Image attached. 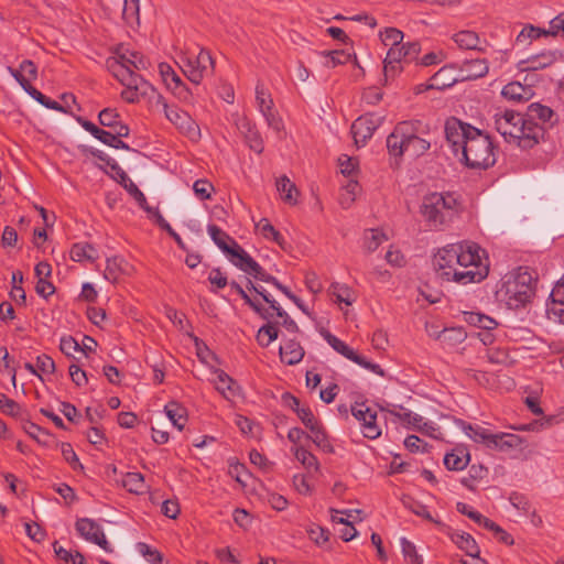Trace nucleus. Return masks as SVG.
I'll return each mask as SVG.
<instances>
[{"instance_id":"1","label":"nucleus","mask_w":564,"mask_h":564,"mask_svg":"<svg viewBox=\"0 0 564 564\" xmlns=\"http://www.w3.org/2000/svg\"><path fill=\"white\" fill-rule=\"evenodd\" d=\"M444 132L454 156L468 169L487 170L495 165V145L482 130L449 117L445 121Z\"/></svg>"},{"instance_id":"2","label":"nucleus","mask_w":564,"mask_h":564,"mask_svg":"<svg viewBox=\"0 0 564 564\" xmlns=\"http://www.w3.org/2000/svg\"><path fill=\"white\" fill-rule=\"evenodd\" d=\"M495 128L508 143H513L522 150L534 148L544 139L545 129L538 122L527 119L524 113L506 109L494 116Z\"/></svg>"},{"instance_id":"3","label":"nucleus","mask_w":564,"mask_h":564,"mask_svg":"<svg viewBox=\"0 0 564 564\" xmlns=\"http://www.w3.org/2000/svg\"><path fill=\"white\" fill-rule=\"evenodd\" d=\"M460 204L454 193H430L423 197L420 213L434 229H442L458 216Z\"/></svg>"},{"instance_id":"4","label":"nucleus","mask_w":564,"mask_h":564,"mask_svg":"<svg viewBox=\"0 0 564 564\" xmlns=\"http://www.w3.org/2000/svg\"><path fill=\"white\" fill-rule=\"evenodd\" d=\"M535 284L536 280L528 269L519 268L516 273L507 278L498 295L509 308L518 310L532 300L535 294Z\"/></svg>"},{"instance_id":"5","label":"nucleus","mask_w":564,"mask_h":564,"mask_svg":"<svg viewBox=\"0 0 564 564\" xmlns=\"http://www.w3.org/2000/svg\"><path fill=\"white\" fill-rule=\"evenodd\" d=\"M458 249L456 254H459L457 265L463 267L464 270L453 272V281L467 284L482 281L487 278L489 268L482 264L479 254L480 248L475 242H459L456 243Z\"/></svg>"},{"instance_id":"6","label":"nucleus","mask_w":564,"mask_h":564,"mask_svg":"<svg viewBox=\"0 0 564 564\" xmlns=\"http://www.w3.org/2000/svg\"><path fill=\"white\" fill-rule=\"evenodd\" d=\"M459 425L475 443L484 444L487 448L497 449L500 452H508L510 449L522 447L523 441L517 434H494L488 429H485L481 425H473L470 423H466L465 421H460Z\"/></svg>"},{"instance_id":"7","label":"nucleus","mask_w":564,"mask_h":564,"mask_svg":"<svg viewBox=\"0 0 564 564\" xmlns=\"http://www.w3.org/2000/svg\"><path fill=\"white\" fill-rule=\"evenodd\" d=\"M180 67L191 83L199 85L205 76L213 75L214 59L209 51L200 48L196 56L182 54Z\"/></svg>"},{"instance_id":"8","label":"nucleus","mask_w":564,"mask_h":564,"mask_svg":"<svg viewBox=\"0 0 564 564\" xmlns=\"http://www.w3.org/2000/svg\"><path fill=\"white\" fill-rule=\"evenodd\" d=\"M108 70L126 87H132L143 94H153L156 97V89L145 80L141 75L137 74L124 62L116 57H109L106 61Z\"/></svg>"},{"instance_id":"9","label":"nucleus","mask_w":564,"mask_h":564,"mask_svg":"<svg viewBox=\"0 0 564 564\" xmlns=\"http://www.w3.org/2000/svg\"><path fill=\"white\" fill-rule=\"evenodd\" d=\"M156 105L162 106L166 119L181 132L192 140L199 138V127L186 111L181 110L177 107H170L161 94H156Z\"/></svg>"},{"instance_id":"10","label":"nucleus","mask_w":564,"mask_h":564,"mask_svg":"<svg viewBox=\"0 0 564 564\" xmlns=\"http://www.w3.org/2000/svg\"><path fill=\"white\" fill-rule=\"evenodd\" d=\"M383 117L366 113L357 118L351 124V133L357 147H362L373 135L382 123Z\"/></svg>"},{"instance_id":"11","label":"nucleus","mask_w":564,"mask_h":564,"mask_svg":"<svg viewBox=\"0 0 564 564\" xmlns=\"http://www.w3.org/2000/svg\"><path fill=\"white\" fill-rule=\"evenodd\" d=\"M456 243L447 245L446 247L438 249L433 257V267L435 271L440 272L442 278L446 280H453V272L457 271V261L459 254L457 252Z\"/></svg>"},{"instance_id":"12","label":"nucleus","mask_w":564,"mask_h":564,"mask_svg":"<svg viewBox=\"0 0 564 564\" xmlns=\"http://www.w3.org/2000/svg\"><path fill=\"white\" fill-rule=\"evenodd\" d=\"M229 261L256 280L264 282L269 276V273L241 246H236V251L231 254Z\"/></svg>"},{"instance_id":"13","label":"nucleus","mask_w":564,"mask_h":564,"mask_svg":"<svg viewBox=\"0 0 564 564\" xmlns=\"http://www.w3.org/2000/svg\"><path fill=\"white\" fill-rule=\"evenodd\" d=\"M563 57L564 55L561 51H544L520 61L518 67L521 72H535L553 65L557 61L563 59Z\"/></svg>"},{"instance_id":"14","label":"nucleus","mask_w":564,"mask_h":564,"mask_svg":"<svg viewBox=\"0 0 564 564\" xmlns=\"http://www.w3.org/2000/svg\"><path fill=\"white\" fill-rule=\"evenodd\" d=\"M9 70H10L11 75L17 79V82L21 85V87L32 98H34L36 101H39L41 105H43L44 107H46L48 109H53V110L61 111V112H64V113H68L69 112L65 106L61 105L56 100H53V99L48 98L47 96L42 94L40 90H37L35 87H33L29 83V80H26L24 78V76H22L20 74V72L15 70V68L9 67Z\"/></svg>"},{"instance_id":"15","label":"nucleus","mask_w":564,"mask_h":564,"mask_svg":"<svg viewBox=\"0 0 564 564\" xmlns=\"http://www.w3.org/2000/svg\"><path fill=\"white\" fill-rule=\"evenodd\" d=\"M458 69L455 64L443 66L436 72L430 79V83L425 86V89H438L452 87L457 82H460V75L454 76V70Z\"/></svg>"},{"instance_id":"16","label":"nucleus","mask_w":564,"mask_h":564,"mask_svg":"<svg viewBox=\"0 0 564 564\" xmlns=\"http://www.w3.org/2000/svg\"><path fill=\"white\" fill-rule=\"evenodd\" d=\"M457 68L460 82L484 77L489 70L488 62L485 58L465 59Z\"/></svg>"},{"instance_id":"17","label":"nucleus","mask_w":564,"mask_h":564,"mask_svg":"<svg viewBox=\"0 0 564 564\" xmlns=\"http://www.w3.org/2000/svg\"><path fill=\"white\" fill-rule=\"evenodd\" d=\"M237 127L243 134L245 141L249 148L258 154L262 153L264 149L263 140L259 131L256 129V126L249 119L241 118L237 122Z\"/></svg>"},{"instance_id":"18","label":"nucleus","mask_w":564,"mask_h":564,"mask_svg":"<svg viewBox=\"0 0 564 564\" xmlns=\"http://www.w3.org/2000/svg\"><path fill=\"white\" fill-rule=\"evenodd\" d=\"M207 231L214 243L225 252L228 258L236 251V246H240L234 238L217 225L210 224L207 226Z\"/></svg>"},{"instance_id":"19","label":"nucleus","mask_w":564,"mask_h":564,"mask_svg":"<svg viewBox=\"0 0 564 564\" xmlns=\"http://www.w3.org/2000/svg\"><path fill=\"white\" fill-rule=\"evenodd\" d=\"M279 354L283 364L294 366L303 359L305 351L299 341L290 339L280 346Z\"/></svg>"},{"instance_id":"20","label":"nucleus","mask_w":564,"mask_h":564,"mask_svg":"<svg viewBox=\"0 0 564 564\" xmlns=\"http://www.w3.org/2000/svg\"><path fill=\"white\" fill-rule=\"evenodd\" d=\"M216 389L228 400L240 394V386L224 370L217 369Z\"/></svg>"},{"instance_id":"21","label":"nucleus","mask_w":564,"mask_h":564,"mask_svg":"<svg viewBox=\"0 0 564 564\" xmlns=\"http://www.w3.org/2000/svg\"><path fill=\"white\" fill-rule=\"evenodd\" d=\"M447 534L452 542L455 543L458 549L464 551L466 555L480 553L476 540L469 533L453 531L449 529Z\"/></svg>"},{"instance_id":"22","label":"nucleus","mask_w":564,"mask_h":564,"mask_svg":"<svg viewBox=\"0 0 564 564\" xmlns=\"http://www.w3.org/2000/svg\"><path fill=\"white\" fill-rule=\"evenodd\" d=\"M164 411L172 424L182 431L187 422V410L182 404L175 401L169 402L164 406Z\"/></svg>"},{"instance_id":"23","label":"nucleus","mask_w":564,"mask_h":564,"mask_svg":"<svg viewBox=\"0 0 564 564\" xmlns=\"http://www.w3.org/2000/svg\"><path fill=\"white\" fill-rule=\"evenodd\" d=\"M75 528L80 536L91 543L96 541V539L99 536V533L104 532L101 527L89 518L78 519L75 523Z\"/></svg>"},{"instance_id":"24","label":"nucleus","mask_w":564,"mask_h":564,"mask_svg":"<svg viewBox=\"0 0 564 564\" xmlns=\"http://www.w3.org/2000/svg\"><path fill=\"white\" fill-rule=\"evenodd\" d=\"M70 259L76 262L84 260L94 262L99 258L97 249L88 242H77L70 248Z\"/></svg>"},{"instance_id":"25","label":"nucleus","mask_w":564,"mask_h":564,"mask_svg":"<svg viewBox=\"0 0 564 564\" xmlns=\"http://www.w3.org/2000/svg\"><path fill=\"white\" fill-rule=\"evenodd\" d=\"M276 189L281 194V198L289 205L297 204L299 189L296 185L285 175L276 180Z\"/></svg>"},{"instance_id":"26","label":"nucleus","mask_w":564,"mask_h":564,"mask_svg":"<svg viewBox=\"0 0 564 564\" xmlns=\"http://www.w3.org/2000/svg\"><path fill=\"white\" fill-rule=\"evenodd\" d=\"M470 456L463 449L455 448L444 457V465L449 470H463L469 463Z\"/></svg>"},{"instance_id":"27","label":"nucleus","mask_w":564,"mask_h":564,"mask_svg":"<svg viewBox=\"0 0 564 564\" xmlns=\"http://www.w3.org/2000/svg\"><path fill=\"white\" fill-rule=\"evenodd\" d=\"M464 321L482 330H492L498 326L492 317L477 312H464Z\"/></svg>"},{"instance_id":"28","label":"nucleus","mask_w":564,"mask_h":564,"mask_svg":"<svg viewBox=\"0 0 564 564\" xmlns=\"http://www.w3.org/2000/svg\"><path fill=\"white\" fill-rule=\"evenodd\" d=\"M530 89L519 82H512L507 84L501 91V95L511 101H525L530 98Z\"/></svg>"},{"instance_id":"29","label":"nucleus","mask_w":564,"mask_h":564,"mask_svg":"<svg viewBox=\"0 0 564 564\" xmlns=\"http://www.w3.org/2000/svg\"><path fill=\"white\" fill-rule=\"evenodd\" d=\"M524 115L527 119H530L532 122H535V119H539L543 123H546L551 122V119L554 116V111L547 106L533 102L528 107Z\"/></svg>"},{"instance_id":"30","label":"nucleus","mask_w":564,"mask_h":564,"mask_svg":"<svg viewBox=\"0 0 564 564\" xmlns=\"http://www.w3.org/2000/svg\"><path fill=\"white\" fill-rule=\"evenodd\" d=\"M455 43L464 50H480L478 47L479 36L476 32L470 30H464L453 35Z\"/></svg>"},{"instance_id":"31","label":"nucleus","mask_w":564,"mask_h":564,"mask_svg":"<svg viewBox=\"0 0 564 564\" xmlns=\"http://www.w3.org/2000/svg\"><path fill=\"white\" fill-rule=\"evenodd\" d=\"M268 323L261 326L257 334V341L261 347H268L279 337V328L275 323Z\"/></svg>"},{"instance_id":"32","label":"nucleus","mask_w":564,"mask_h":564,"mask_svg":"<svg viewBox=\"0 0 564 564\" xmlns=\"http://www.w3.org/2000/svg\"><path fill=\"white\" fill-rule=\"evenodd\" d=\"M321 334L334 350H336L338 354L343 355L347 359H350V356H352L355 351L351 347H349L346 343H344L343 340H340L326 329H323Z\"/></svg>"},{"instance_id":"33","label":"nucleus","mask_w":564,"mask_h":564,"mask_svg":"<svg viewBox=\"0 0 564 564\" xmlns=\"http://www.w3.org/2000/svg\"><path fill=\"white\" fill-rule=\"evenodd\" d=\"M311 433V438H308V441H312L318 448H321L325 453H334V447L328 438V434L323 424L319 425L318 427H315V430L312 431Z\"/></svg>"},{"instance_id":"34","label":"nucleus","mask_w":564,"mask_h":564,"mask_svg":"<svg viewBox=\"0 0 564 564\" xmlns=\"http://www.w3.org/2000/svg\"><path fill=\"white\" fill-rule=\"evenodd\" d=\"M405 140L397 131H392L387 138V149L391 156L401 158L405 153Z\"/></svg>"},{"instance_id":"35","label":"nucleus","mask_w":564,"mask_h":564,"mask_svg":"<svg viewBox=\"0 0 564 564\" xmlns=\"http://www.w3.org/2000/svg\"><path fill=\"white\" fill-rule=\"evenodd\" d=\"M123 486L133 494H143L147 485L143 475L140 473H128L123 478Z\"/></svg>"},{"instance_id":"36","label":"nucleus","mask_w":564,"mask_h":564,"mask_svg":"<svg viewBox=\"0 0 564 564\" xmlns=\"http://www.w3.org/2000/svg\"><path fill=\"white\" fill-rule=\"evenodd\" d=\"M166 87L181 101H184V102L191 101V99H192V91L188 89V87L181 79L180 76L178 77H173V82H167V86Z\"/></svg>"},{"instance_id":"37","label":"nucleus","mask_w":564,"mask_h":564,"mask_svg":"<svg viewBox=\"0 0 564 564\" xmlns=\"http://www.w3.org/2000/svg\"><path fill=\"white\" fill-rule=\"evenodd\" d=\"M115 57L121 62H124V64L129 65L133 70L145 69L148 65V62L143 55L135 51H127V53L119 54Z\"/></svg>"},{"instance_id":"38","label":"nucleus","mask_w":564,"mask_h":564,"mask_svg":"<svg viewBox=\"0 0 564 564\" xmlns=\"http://www.w3.org/2000/svg\"><path fill=\"white\" fill-rule=\"evenodd\" d=\"M403 557L408 564H423L422 556L417 553L416 546L406 538L400 540Z\"/></svg>"},{"instance_id":"39","label":"nucleus","mask_w":564,"mask_h":564,"mask_svg":"<svg viewBox=\"0 0 564 564\" xmlns=\"http://www.w3.org/2000/svg\"><path fill=\"white\" fill-rule=\"evenodd\" d=\"M431 147V143L421 138L420 135H415L405 142V152L410 153L412 156H421L423 155Z\"/></svg>"},{"instance_id":"40","label":"nucleus","mask_w":564,"mask_h":564,"mask_svg":"<svg viewBox=\"0 0 564 564\" xmlns=\"http://www.w3.org/2000/svg\"><path fill=\"white\" fill-rule=\"evenodd\" d=\"M322 55L326 57L325 66L334 68L337 65H344L350 61L351 55L344 50L325 51Z\"/></svg>"},{"instance_id":"41","label":"nucleus","mask_w":564,"mask_h":564,"mask_svg":"<svg viewBox=\"0 0 564 564\" xmlns=\"http://www.w3.org/2000/svg\"><path fill=\"white\" fill-rule=\"evenodd\" d=\"M237 294H239L245 301V304L252 308L261 318L271 319L273 317V314L269 308H265L259 301L252 299L243 289Z\"/></svg>"},{"instance_id":"42","label":"nucleus","mask_w":564,"mask_h":564,"mask_svg":"<svg viewBox=\"0 0 564 564\" xmlns=\"http://www.w3.org/2000/svg\"><path fill=\"white\" fill-rule=\"evenodd\" d=\"M401 412L397 411H389L392 415L399 417L403 423L408 424L409 426L416 429L419 431H423V427L421 423L423 422V417L419 414H413L412 412L408 411L403 406H399Z\"/></svg>"},{"instance_id":"43","label":"nucleus","mask_w":564,"mask_h":564,"mask_svg":"<svg viewBox=\"0 0 564 564\" xmlns=\"http://www.w3.org/2000/svg\"><path fill=\"white\" fill-rule=\"evenodd\" d=\"M77 121L80 123V126L86 131L91 133L96 139L101 141L104 144L109 143L108 140L111 139V132L110 131H106V130L97 127L94 122H91L89 120H86V119H83L82 117H78Z\"/></svg>"},{"instance_id":"44","label":"nucleus","mask_w":564,"mask_h":564,"mask_svg":"<svg viewBox=\"0 0 564 564\" xmlns=\"http://www.w3.org/2000/svg\"><path fill=\"white\" fill-rule=\"evenodd\" d=\"M330 293L335 296L336 302L351 305L355 301L352 290L347 285H339V283H333L330 285Z\"/></svg>"},{"instance_id":"45","label":"nucleus","mask_w":564,"mask_h":564,"mask_svg":"<svg viewBox=\"0 0 564 564\" xmlns=\"http://www.w3.org/2000/svg\"><path fill=\"white\" fill-rule=\"evenodd\" d=\"M371 417H367L361 422L364 436L370 440H376L381 435V429L377 424V412H370Z\"/></svg>"},{"instance_id":"46","label":"nucleus","mask_w":564,"mask_h":564,"mask_svg":"<svg viewBox=\"0 0 564 564\" xmlns=\"http://www.w3.org/2000/svg\"><path fill=\"white\" fill-rule=\"evenodd\" d=\"M541 36H547L546 29H541L532 24L525 25L517 36L518 43H530L531 40H536Z\"/></svg>"},{"instance_id":"47","label":"nucleus","mask_w":564,"mask_h":564,"mask_svg":"<svg viewBox=\"0 0 564 564\" xmlns=\"http://www.w3.org/2000/svg\"><path fill=\"white\" fill-rule=\"evenodd\" d=\"M269 306L275 312L278 317L282 318V325L288 332L297 333L300 330L295 321L289 316V314L279 305L275 300L270 302Z\"/></svg>"},{"instance_id":"48","label":"nucleus","mask_w":564,"mask_h":564,"mask_svg":"<svg viewBox=\"0 0 564 564\" xmlns=\"http://www.w3.org/2000/svg\"><path fill=\"white\" fill-rule=\"evenodd\" d=\"M122 262L123 259L119 257L107 259V265L104 273L105 279L110 282H116L120 273L123 271L121 268Z\"/></svg>"},{"instance_id":"49","label":"nucleus","mask_w":564,"mask_h":564,"mask_svg":"<svg viewBox=\"0 0 564 564\" xmlns=\"http://www.w3.org/2000/svg\"><path fill=\"white\" fill-rule=\"evenodd\" d=\"M403 32L397 28H386L380 32V39L384 45L399 46L403 40Z\"/></svg>"},{"instance_id":"50","label":"nucleus","mask_w":564,"mask_h":564,"mask_svg":"<svg viewBox=\"0 0 564 564\" xmlns=\"http://www.w3.org/2000/svg\"><path fill=\"white\" fill-rule=\"evenodd\" d=\"M296 415L310 432L322 425V422L315 417L311 408L307 405H303L301 410L297 411Z\"/></svg>"},{"instance_id":"51","label":"nucleus","mask_w":564,"mask_h":564,"mask_svg":"<svg viewBox=\"0 0 564 564\" xmlns=\"http://www.w3.org/2000/svg\"><path fill=\"white\" fill-rule=\"evenodd\" d=\"M138 203V205L145 212V213H152V207L149 206L148 200L140 191V188L132 182L129 181L127 184H124L123 187Z\"/></svg>"},{"instance_id":"52","label":"nucleus","mask_w":564,"mask_h":564,"mask_svg":"<svg viewBox=\"0 0 564 564\" xmlns=\"http://www.w3.org/2000/svg\"><path fill=\"white\" fill-rule=\"evenodd\" d=\"M311 541L317 545H323L329 540V531L321 525L312 524L306 530Z\"/></svg>"},{"instance_id":"53","label":"nucleus","mask_w":564,"mask_h":564,"mask_svg":"<svg viewBox=\"0 0 564 564\" xmlns=\"http://www.w3.org/2000/svg\"><path fill=\"white\" fill-rule=\"evenodd\" d=\"M403 52L404 51L402 46L390 47V50L388 51L387 56L383 61V74L386 79L388 78L390 66L392 64H399L402 59H404Z\"/></svg>"},{"instance_id":"54","label":"nucleus","mask_w":564,"mask_h":564,"mask_svg":"<svg viewBox=\"0 0 564 564\" xmlns=\"http://www.w3.org/2000/svg\"><path fill=\"white\" fill-rule=\"evenodd\" d=\"M122 18L129 24L139 21V0H124Z\"/></svg>"},{"instance_id":"55","label":"nucleus","mask_w":564,"mask_h":564,"mask_svg":"<svg viewBox=\"0 0 564 564\" xmlns=\"http://www.w3.org/2000/svg\"><path fill=\"white\" fill-rule=\"evenodd\" d=\"M256 100L260 111L273 109V100L262 84L256 87Z\"/></svg>"},{"instance_id":"56","label":"nucleus","mask_w":564,"mask_h":564,"mask_svg":"<svg viewBox=\"0 0 564 564\" xmlns=\"http://www.w3.org/2000/svg\"><path fill=\"white\" fill-rule=\"evenodd\" d=\"M138 551L147 558L148 562L152 564L162 563L163 555L156 549H152L149 544L144 542H139L137 544Z\"/></svg>"},{"instance_id":"57","label":"nucleus","mask_w":564,"mask_h":564,"mask_svg":"<svg viewBox=\"0 0 564 564\" xmlns=\"http://www.w3.org/2000/svg\"><path fill=\"white\" fill-rule=\"evenodd\" d=\"M193 191L200 200H206L210 199L212 192H214L215 188L209 181L200 178L194 183Z\"/></svg>"},{"instance_id":"58","label":"nucleus","mask_w":564,"mask_h":564,"mask_svg":"<svg viewBox=\"0 0 564 564\" xmlns=\"http://www.w3.org/2000/svg\"><path fill=\"white\" fill-rule=\"evenodd\" d=\"M408 507L414 514H416L430 522H433L437 527H445V524L441 520L434 519L432 517V514L430 513V511L427 510L425 505H423L419 501H413Z\"/></svg>"},{"instance_id":"59","label":"nucleus","mask_w":564,"mask_h":564,"mask_svg":"<svg viewBox=\"0 0 564 564\" xmlns=\"http://www.w3.org/2000/svg\"><path fill=\"white\" fill-rule=\"evenodd\" d=\"M369 236L365 237V248L372 252L378 249V247L386 240V235L378 229H370Z\"/></svg>"},{"instance_id":"60","label":"nucleus","mask_w":564,"mask_h":564,"mask_svg":"<svg viewBox=\"0 0 564 564\" xmlns=\"http://www.w3.org/2000/svg\"><path fill=\"white\" fill-rule=\"evenodd\" d=\"M61 451L64 459L72 466L74 470L84 469V466L80 464L73 446L69 443H62Z\"/></svg>"},{"instance_id":"61","label":"nucleus","mask_w":564,"mask_h":564,"mask_svg":"<svg viewBox=\"0 0 564 564\" xmlns=\"http://www.w3.org/2000/svg\"><path fill=\"white\" fill-rule=\"evenodd\" d=\"M295 457L306 468L314 467L315 469H317V467H318L317 458L305 447H302V446L297 447L295 449Z\"/></svg>"},{"instance_id":"62","label":"nucleus","mask_w":564,"mask_h":564,"mask_svg":"<svg viewBox=\"0 0 564 564\" xmlns=\"http://www.w3.org/2000/svg\"><path fill=\"white\" fill-rule=\"evenodd\" d=\"M510 503L518 510L529 513L531 511V503L529 499L521 492L512 491L509 496Z\"/></svg>"},{"instance_id":"63","label":"nucleus","mask_w":564,"mask_h":564,"mask_svg":"<svg viewBox=\"0 0 564 564\" xmlns=\"http://www.w3.org/2000/svg\"><path fill=\"white\" fill-rule=\"evenodd\" d=\"M119 113L116 109L105 108L98 115V121L102 127L112 128L119 121Z\"/></svg>"},{"instance_id":"64","label":"nucleus","mask_w":564,"mask_h":564,"mask_svg":"<svg viewBox=\"0 0 564 564\" xmlns=\"http://www.w3.org/2000/svg\"><path fill=\"white\" fill-rule=\"evenodd\" d=\"M349 360L356 362L357 365H359V366H361L381 377H384V375H386L384 370L380 367V365L368 361L364 356L357 354L356 351H354V354H352V356H350Z\"/></svg>"}]
</instances>
